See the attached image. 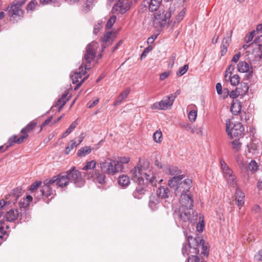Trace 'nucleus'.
<instances>
[{
	"instance_id": "obj_60",
	"label": "nucleus",
	"mask_w": 262,
	"mask_h": 262,
	"mask_svg": "<svg viewBox=\"0 0 262 262\" xmlns=\"http://www.w3.org/2000/svg\"><path fill=\"white\" fill-rule=\"evenodd\" d=\"M181 91L180 90H178L176 91L175 93L173 94H171L169 95V96L171 97L172 99H173V101H174L177 97L180 94Z\"/></svg>"
},
{
	"instance_id": "obj_13",
	"label": "nucleus",
	"mask_w": 262,
	"mask_h": 262,
	"mask_svg": "<svg viewBox=\"0 0 262 262\" xmlns=\"http://www.w3.org/2000/svg\"><path fill=\"white\" fill-rule=\"evenodd\" d=\"M67 176L70 178V181L75 184L76 187H80L84 185V182L81 178V172L72 167L66 172Z\"/></svg>"
},
{
	"instance_id": "obj_64",
	"label": "nucleus",
	"mask_w": 262,
	"mask_h": 262,
	"mask_svg": "<svg viewBox=\"0 0 262 262\" xmlns=\"http://www.w3.org/2000/svg\"><path fill=\"white\" fill-rule=\"evenodd\" d=\"M252 211L255 213L260 212L261 211V209L260 207L257 205H255L252 207Z\"/></svg>"
},
{
	"instance_id": "obj_47",
	"label": "nucleus",
	"mask_w": 262,
	"mask_h": 262,
	"mask_svg": "<svg viewBox=\"0 0 262 262\" xmlns=\"http://www.w3.org/2000/svg\"><path fill=\"white\" fill-rule=\"evenodd\" d=\"M188 66L187 64L184 65L183 67L180 68L177 73L178 76H181L186 73L188 70Z\"/></svg>"
},
{
	"instance_id": "obj_32",
	"label": "nucleus",
	"mask_w": 262,
	"mask_h": 262,
	"mask_svg": "<svg viewBox=\"0 0 262 262\" xmlns=\"http://www.w3.org/2000/svg\"><path fill=\"white\" fill-rule=\"evenodd\" d=\"M39 6V4L37 1L32 0L28 4L26 10L27 12H32L35 10V9Z\"/></svg>"
},
{
	"instance_id": "obj_1",
	"label": "nucleus",
	"mask_w": 262,
	"mask_h": 262,
	"mask_svg": "<svg viewBox=\"0 0 262 262\" xmlns=\"http://www.w3.org/2000/svg\"><path fill=\"white\" fill-rule=\"evenodd\" d=\"M130 173L133 180L140 186L137 188L133 193L134 197L136 199H140L144 194L145 190L141 186L144 183L145 181L146 183L150 184L152 186H155L157 185V180L153 173L151 172L148 161H140L138 165L131 170Z\"/></svg>"
},
{
	"instance_id": "obj_45",
	"label": "nucleus",
	"mask_w": 262,
	"mask_h": 262,
	"mask_svg": "<svg viewBox=\"0 0 262 262\" xmlns=\"http://www.w3.org/2000/svg\"><path fill=\"white\" fill-rule=\"evenodd\" d=\"M153 139L156 143H160L162 140V133L159 129L156 131L153 135Z\"/></svg>"
},
{
	"instance_id": "obj_38",
	"label": "nucleus",
	"mask_w": 262,
	"mask_h": 262,
	"mask_svg": "<svg viewBox=\"0 0 262 262\" xmlns=\"http://www.w3.org/2000/svg\"><path fill=\"white\" fill-rule=\"evenodd\" d=\"M78 123L76 121H74L70 125L69 127L66 130V131L63 134L62 138H64L69 135L77 126Z\"/></svg>"
},
{
	"instance_id": "obj_7",
	"label": "nucleus",
	"mask_w": 262,
	"mask_h": 262,
	"mask_svg": "<svg viewBox=\"0 0 262 262\" xmlns=\"http://www.w3.org/2000/svg\"><path fill=\"white\" fill-rule=\"evenodd\" d=\"M220 164L222 173L226 179L227 183L232 187H236L237 185V179L232 170L224 160H221Z\"/></svg>"
},
{
	"instance_id": "obj_51",
	"label": "nucleus",
	"mask_w": 262,
	"mask_h": 262,
	"mask_svg": "<svg viewBox=\"0 0 262 262\" xmlns=\"http://www.w3.org/2000/svg\"><path fill=\"white\" fill-rule=\"evenodd\" d=\"M239 89H237V88L234 90H232L229 93V97L231 98L234 99L241 96L240 92H239Z\"/></svg>"
},
{
	"instance_id": "obj_29",
	"label": "nucleus",
	"mask_w": 262,
	"mask_h": 262,
	"mask_svg": "<svg viewBox=\"0 0 262 262\" xmlns=\"http://www.w3.org/2000/svg\"><path fill=\"white\" fill-rule=\"evenodd\" d=\"M92 150V148L89 146H86L81 148L78 150L77 156L83 157L89 154Z\"/></svg>"
},
{
	"instance_id": "obj_54",
	"label": "nucleus",
	"mask_w": 262,
	"mask_h": 262,
	"mask_svg": "<svg viewBox=\"0 0 262 262\" xmlns=\"http://www.w3.org/2000/svg\"><path fill=\"white\" fill-rule=\"evenodd\" d=\"M119 163L121 164L122 169L123 168V164L128 163L129 161V158L127 157H120L119 160L118 161Z\"/></svg>"
},
{
	"instance_id": "obj_11",
	"label": "nucleus",
	"mask_w": 262,
	"mask_h": 262,
	"mask_svg": "<svg viewBox=\"0 0 262 262\" xmlns=\"http://www.w3.org/2000/svg\"><path fill=\"white\" fill-rule=\"evenodd\" d=\"M132 5L130 0H118L113 7L112 12L116 14H123L129 10Z\"/></svg>"
},
{
	"instance_id": "obj_35",
	"label": "nucleus",
	"mask_w": 262,
	"mask_h": 262,
	"mask_svg": "<svg viewBox=\"0 0 262 262\" xmlns=\"http://www.w3.org/2000/svg\"><path fill=\"white\" fill-rule=\"evenodd\" d=\"M230 80V83L232 85L235 86L237 85L239 82V77L238 75H234L231 76V75L228 76L227 80Z\"/></svg>"
},
{
	"instance_id": "obj_36",
	"label": "nucleus",
	"mask_w": 262,
	"mask_h": 262,
	"mask_svg": "<svg viewBox=\"0 0 262 262\" xmlns=\"http://www.w3.org/2000/svg\"><path fill=\"white\" fill-rule=\"evenodd\" d=\"M197 109L192 108L188 114V118L191 122H194L197 117Z\"/></svg>"
},
{
	"instance_id": "obj_6",
	"label": "nucleus",
	"mask_w": 262,
	"mask_h": 262,
	"mask_svg": "<svg viewBox=\"0 0 262 262\" xmlns=\"http://www.w3.org/2000/svg\"><path fill=\"white\" fill-rule=\"evenodd\" d=\"M23 212V210L19 213L17 209H12L6 212L5 215L6 220L8 222H12L19 218L20 221L27 222L30 219V215L29 212H27L25 209Z\"/></svg>"
},
{
	"instance_id": "obj_58",
	"label": "nucleus",
	"mask_w": 262,
	"mask_h": 262,
	"mask_svg": "<svg viewBox=\"0 0 262 262\" xmlns=\"http://www.w3.org/2000/svg\"><path fill=\"white\" fill-rule=\"evenodd\" d=\"M170 75V72H165L161 73L160 75V80L162 81L167 78Z\"/></svg>"
},
{
	"instance_id": "obj_16",
	"label": "nucleus",
	"mask_w": 262,
	"mask_h": 262,
	"mask_svg": "<svg viewBox=\"0 0 262 262\" xmlns=\"http://www.w3.org/2000/svg\"><path fill=\"white\" fill-rule=\"evenodd\" d=\"M49 181H46L44 182V185L42 186L39 192H37L35 194V197L39 199L41 196L48 197L52 193V188L51 186H54L53 183H49Z\"/></svg>"
},
{
	"instance_id": "obj_33",
	"label": "nucleus",
	"mask_w": 262,
	"mask_h": 262,
	"mask_svg": "<svg viewBox=\"0 0 262 262\" xmlns=\"http://www.w3.org/2000/svg\"><path fill=\"white\" fill-rule=\"evenodd\" d=\"M239 89L241 96L245 95L248 91L249 86L248 83L246 82H241L239 87L237 88Z\"/></svg>"
},
{
	"instance_id": "obj_22",
	"label": "nucleus",
	"mask_w": 262,
	"mask_h": 262,
	"mask_svg": "<svg viewBox=\"0 0 262 262\" xmlns=\"http://www.w3.org/2000/svg\"><path fill=\"white\" fill-rule=\"evenodd\" d=\"M130 91V88H126L123 92H122L117 97L116 100L114 102V105L117 106L120 104L124 99H125L128 95Z\"/></svg>"
},
{
	"instance_id": "obj_21",
	"label": "nucleus",
	"mask_w": 262,
	"mask_h": 262,
	"mask_svg": "<svg viewBox=\"0 0 262 262\" xmlns=\"http://www.w3.org/2000/svg\"><path fill=\"white\" fill-rule=\"evenodd\" d=\"M158 198H168L170 195L169 189L167 187L161 186L157 191Z\"/></svg>"
},
{
	"instance_id": "obj_12",
	"label": "nucleus",
	"mask_w": 262,
	"mask_h": 262,
	"mask_svg": "<svg viewBox=\"0 0 262 262\" xmlns=\"http://www.w3.org/2000/svg\"><path fill=\"white\" fill-rule=\"evenodd\" d=\"M183 222H193L197 220L196 213H194L193 209L180 208L179 212L176 213Z\"/></svg>"
},
{
	"instance_id": "obj_4",
	"label": "nucleus",
	"mask_w": 262,
	"mask_h": 262,
	"mask_svg": "<svg viewBox=\"0 0 262 262\" xmlns=\"http://www.w3.org/2000/svg\"><path fill=\"white\" fill-rule=\"evenodd\" d=\"M184 178L183 174L174 176L168 181V185L171 188H175L174 193L177 196L188 194L189 189L192 186V181L186 179L182 181Z\"/></svg>"
},
{
	"instance_id": "obj_61",
	"label": "nucleus",
	"mask_w": 262,
	"mask_h": 262,
	"mask_svg": "<svg viewBox=\"0 0 262 262\" xmlns=\"http://www.w3.org/2000/svg\"><path fill=\"white\" fill-rule=\"evenodd\" d=\"M88 78V76H84L83 78H82V80L80 81L79 82H76V85L74 88L75 90H77L80 85L82 84V83Z\"/></svg>"
},
{
	"instance_id": "obj_37",
	"label": "nucleus",
	"mask_w": 262,
	"mask_h": 262,
	"mask_svg": "<svg viewBox=\"0 0 262 262\" xmlns=\"http://www.w3.org/2000/svg\"><path fill=\"white\" fill-rule=\"evenodd\" d=\"M96 166V162L95 160H91L85 163L82 169L84 170L94 169Z\"/></svg>"
},
{
	"instance_id": "obj_28",
	"label": "nucleus",
	"mask_w": 262,
	"mask_h": 262,
	"mask_svg": "<svg viewBox=\"0 0 262 262\" xmlns=\"http://www.w3.org/2000/svg\"><path fill=\"white\" fill-rule=\"evenodd\" d=\"M95 3L96 0H86L83 5L82 11L85 13H88L92 9Z\"/></svg>"
},
{
	"instance_id": "obj_44",
	"label": "nucleus",
	"mask_w": 262,
	"mask_h": 262,
	"mask_svg": "<svg viewBox=\"0 0 262 262\" xmlns=\"http://www.w3.org/2000/svg\"><path fill=\"white\" fill-rule=\"evenodd\" d=\"M41 181H36L31 185L29 188V190L31 193H34V195L38 191H36L37 189L41 185Z\"/></svg>"
},
{
	"instance_id": "obj_14",
	"label": "nucleus",
	"mask_w": 262,
	"mask_h": 262,
	"mask_svg": "<svg viewBox=\"0 0 262 262\" xmlns=\"http://www.w3.org/2000/svg\"><path fill=\"white\" fill-rule=\"evenodd\" d=\"M173 102V99L169 95L166 96L161 101L152 104L151 108L158 110H167L171 108Z\"/></svg>"
},
{
	"instance_id": "obj_19",
	"label": "nucleus",
	"mask_w": 262,
	"mask_h": 262,
	"mask_svg": "<svg viewBox=\"0 0 262 262\" xmlns=\"http://www.w3.org/2000/svg\"><path fill=\"white\" fill-rule=\"evenodd\" d=\"M28 137V134H24L21 135L19 138L16 135H13L9 138L8 140V145L5 147V149L7 150L10 146H12L14 143H21L24 142V140Z\"/></svg>"
},
{
	"instance_id": "obj_48",
	"label": "nucleus",
	"mask_w": 262,
	"mask_h": 262,
	"mask_svg": "<svg viewBox=\"0 0 262 262\" xmlns=\"http://www.w3.org/2000/svg\"><path fill=\"white\" fill-rule=\"evenodd\" d=\"M116 16L115 15H113L111 16L106 23V28L107 29H110L112 28L114 23L116 22Z\"/></svg>"
},
{
	"instance_id": "obj_56",
	"label": "nucleus",
	"mask_w": 262,
	"mask_h": 262,
	"mask_svg": "<svg viewBox=\"0 0 262 262\" xmlns=\"http://www.w3.org/2000/svg\"><path fill=\"white\" fill-rule=\"evenodd\" d=\"M102 26L101 24L99 23H97V24L95 25L94 27L93 33L95 34H97L99 32V31L102 29Z\"/></svg>"
},
{
	"instance_id": "obj_34",
	"label": "nucleus",
	"mask_w": 262,
	"mask_h": 262,
	"mask_svg": "<svg viewBox=\"0 0 262 262\" xmlns=\"http://www.w3.org/2000/svg\"><path fill=\"white\" fill-rule=\"evenodd\" d=\"M8 236V233L4 229V225L0 224V245L7 239Z\"/></svg>"
},
{
	"instance_id": "obj_53",
	"label": "nucleus",
	"mask_w": 262,
	"mask_h": 262,
	"mask_svg": "<svg viewBox=\"0 0 262 262\" xmlns=\"http://www.w3.org/2000/svg\"><path fill=\"white\" fill-rule=\"evenodd\" d=\"M169 173L173 175H177L180 173L181 170L177 167H172L169 169Z\"/></svg>"
},
{
	"instance_id": "obj_24",
	"label": "nucleus",
	"mask_w": 262,
	"mask_h": 262,
	"mask_svg": "<svg viewBox=\"0 0 262 262\" xmlns=\"http://www.w3.org/2000/svg\"><path fill=\"white\" fill-rule=\"evenodd\" d=\"M32 201V196L30 195H28L26 198H23L20 200L18 206L20 208L25 209L29 205Z\"/></svg>"
},
{
	"instance_id": "obj_63",
	"label": "nucleus",
	"mask_w": 262,
	"mask_h": 262,
	"mask_svg": "<svg viewBox=\"0 0 262 262\" xmlns=\"http://www.w3.org/2000/svg\"><path fill=\"white\" fill-rule=\"evenodd\" d=\"M255 43H258L259 46H262V35L258 36L254 40Z\"/></svg>"
},
{
	"instance_id": "obj_23",
	"label": "nucleus",
	"mask_w": 262,
	"mask_h": 262,
	"mask_svg": "<svg viewBox=\"0 0 262 262\" xmlns=\"http://www.w3.org/2000/svg\"><path fill=\"white\" fill-rule=\"evenodd\" d=\"M241 109L242 105L241 102L237 100L233 101L230 108L232 113L236 115L241 112Z\"/></svg>"
},
{
	"instance_id": "obj_17",
	"label": "nucleus",
	"mask_w": 262,
	"mask_h": 262,
	"mask_svg": "<svg viewBox=\"0 0 262 262\" xmlns=\"http://www.w3.org/2000/svg\"><path fill=\"white\" fill-rule=\"evenodd\" d=\"M180 202L181 204L180 208L185 209H192L193 200L189 194H183V195H180Z\"/></svg>"
},
{
	"instance_id": "obj_15",
	"label": "nucleus",
	"mask_w": 262,
	"mask_h": 262,
	"mask_svg": "<svg viewBox=\"0 0 262 262\" xmlns=\"http://www.w3.org/2000/svg\"><path fill=\"white\" fill-rule=\"evenodd\" d=\"M70 181V178L66 174H59L57 176L53 177L50 180L49 183H53L54 185L60 187L66 186Z\"/></svg>"
},
{
	"instance_id": "obj_10",
	"label": "nucleus",
	"mask_w": 262,
	"mask_h": 262,
	"mask_svg": "<svg viewBox=\"0 0 262 262\" xmlns=\"http://www.w3.org/2000/svg\"><path fill=\"white\" fill-rule=\"evenodd\" d=\"M170 14L167 11H159L154 15L153 25L155 28H161L168 24Z\"/></svg>"
},
{
	"instance_id": "obj_39",
	"label": "nucleus",
	"mask_w": 262,
	"mask_h": 262,
	"mask_svg": "<svg viewBox=\"0 0 262 262\" xmlns=\"http://www.w3.org/2000/svg\"><path fill=\"white\" fill-rule=\"evenodd\" d=\"M67 94H64L62 95V97L58 100L56 105L59 106V111L61 108L63 106V105L66 104V102L68 101V99L67 98Z\"/></svg>"
},
{
	"instance_id": "obj_2",
	"label": "nucleus",
	"mask_w": 262,
	"mask_h": 262,
	"mask_svg": "<svg viewBox=\"0 0 262 262\" xmlns=\"http://www.w3.org/2000/svg\"><path fill=\"white\" fill-rule=\"evenodd\" d=\"M99 170L96 169L92 174H89L88 179H92L95 183L103 185L105 183L106 177L105 173L110 175H114L122 170L121 164L117 160L107 159L99 163Z\"/></svg>"
},
{
	"instance_id": "obj_46",
	"label": "nucleus",
	"mask_w": 262,
	"mask_h": 262,
	"mask_svg": "<svg viewBox=\"0 0 262 262\" xmlns=\"http://www.w3.org/2000/svg\"><path fill=\"white\" fill-rule=\"evenodd\" d=\"M181 126L188 132H191L192 133H194L195 132L194 128H193L189 123L182 122L181 123Z\"/></svg>"
},
{
	"instance_id": "obj_25",
	"label": "nucleus",
	"mask_w": 262,
	"mask_h": 262,
	"mask_svg": "<svg viewBox=\"0 0 262 262\" xmlns=\"http://www.w3.org/2000/svg\"><path fill=\"white\" fill-rule=\"evenodd\" d=\"M118 182L120 186L125 188L130 184V179L127 176L123 174L119 176Z\"/></svg>"
},
{
	"instance_id": "obj_30",
	"label": "nucleus",
	"mask_w": 262,
	"mask_h": 262,
	"mask_svg": "<svg viewBox=\"0 0 262 262\" xmlns=\"http://www.w3.org/2000/svg\"><path fill=\"white\" fill-rule=\"evenodd\" d=\"M249 70V64L247 62L241 61L237 64V70L239 72H247Z\"/></svg>"
},
{
	"instance_id": "obj_8",
	"label": "nucleus",
	"mask_w": 262,
	"mask_h": 262,
	"mask_svg": "<svg viewBox=\"0 0 262 262\" xmlns=\"http://www.w3.org/2000/svg\"><path fill=\"white\" fill-rule=\"evenodd\" d=\"M230 121L227 120L226 123V132L231 139L233 138H240L244 136V127L241 123H234L233 127L230 128Z\"/></svg>"
},
{
	"instance_id": "obj_49",
	"label": "nucleus",
	"mask_w": 262,
	"mask_h": 262,
	"mask_svg": "<svg viewBox=\"0 0 262 262\" xmlns=\"http://www.w3.org/2000/svg\"><path fill=\"white\" fill-rule=\"evenodd\" d=\"M248 168L251 171L254 172L256 171L257 169V163L255 161L252 160L248 164Z\"/></svg>"
},
{
	"instance_id": "obj_42",
	"label": "nucleus",
	"mask_w": 262,
	"mask_h": 262,
	"mask_svg": "<svg viewBox=\"0 0 262 262\" xmlns=\"http://www.w3.org/2000/svg\"><path fill=\"white\" fill-rule=\"evenodd\" d=\"M22 194V189L20 188H15L13 189L12 191V196L14 198V200L13 201V202L14 203V201H16L18 198Z\"/></svg>"
},
{
	"instance_id": "obj_27",
	"label": "nucleus",
	"mask_w": 262,
	"mask_h": 262,
	"mask_svg": "<svg viewBox=\"0 0 262 262\" xmlns=\"http://www.w3.org/2000/svg\"><path fill=\"white\" fill-rule=\"evenodd\" d=\"M159 204V201L157 196L151 195L150 197L148 205L152 210H156L158 208Z\"/></svg>"
},
{
	"instance_id": "obj_26",
	"label": "nucleus",
	"mask_w": 262,
	"mask_h": 262,
	"mask_svg": "<svg viewBox=\"0 0 262 262\" xmlns=\"http://www.w3.org/2000/svg\"><path fill=\"white\" fill-rule=\"evenodd\" d=\"M162 0H150L148 3V9L151 12L156 11L160 7Z\"/></svg>"
},
{
	"instance_id": "obj_40",
	"label": "nucleus",
	"mask_w": 262,
	"mask_h": 262,
	"mask_svg": "<svg viewBox=\"0 0 262 262\" xmlns=\"http://www.w3.org/2000/svg\"><path fill=\"white\" fill-rule=\"evenodd\" d=\"M78 145L75 140H72L70 143L68 144L66 147L64 153L65 154H68L69 152L74 148L76 147Z\"/></svg>"
},
{
	"instance_id": "obj_3",
	"label": "nucleus",
	"mask_w": 262,
	"mask_h": 262,
	"mask_svg": "<svg viewBox=\"0 0 262 262\" xmlns=\"http://www.w3.org/2000/svg\"><path fill=\"white\" fill-rule=\"evenodd\" d=\"M98 47V44L95 41H93L87 46L82 63L79 67V71L75 72L71 76L73 83L79 82L82 79V76L85 74L86 71L90 69V66L88 64L91 63L94 60Z\"/></svg>"
},
{
	"instance_id": "obj_57",
	"label": "nucleus",
	"mask_w": 262,
	"mask_h": 262,
	"mask_svg": "<svg viewBox=\"0 0 262 262\" xmlns=\"http://www.w3.org/2000/svg\"><path fill=\"white\" fill-rule=\"evenodd\" d=\"M229 91L228 89L224 88L221 92V97L223 98H227L229 95Z\"/></svg>"
},
{
	"instance_id": "obj_41",
	"label": "nucleus",
	"mask_w": 262,
	"mask_h": 262,
	"mask_svg": "<svg viewBox=\"0 0 262 262\" xmlns=\"http://www.w3.org/2000/svg\"><path fill=\"white\" fill-rule=\"evenodd\" d=\"M112 36L111 32H107L104 34V36L102 39V48H105L106 43L108 42L111 39Z\"/></svg>"
},
{
	"instance_id": "obj_62",
	"label": "nucleus",
	"mask_w": 262,
	"mask_h": 262,
	"mask_svg": "<svg viewBox=\"0 0 262 262\" xmlns=\"http://www.w3.org/2000/svg\"><path fill=\"white\" fill-rule=\"evenodd\" d=\"M99 102V99L97 98L95 100H94L93 102H89L88 104H87V107L88 108H92L93 107H94L95 105H96V104H98Z\"/></svg>"
},
{
	"instance_id": "obj_5",
	"label": "nucleus",
	"mask_w": 262,
	"mask_h": 262,
	"mask_svg": "<svg viewBox=\"0 0 262 262\" xmlns=\"http://www.w3.org/2000/svg\"><path fill=\"white\" fill-rule=\"evenodd\" d=\"M205 242L204 239L198 237L193 238L192 236L188 237V244H183L182 252L184 256H187L189 254H198L199 253V249L198 247L201 246L203 248L204 247L203 245Z\"/></svg>"
},
{
	"instance_id": "obj_43",
	"label": "nucleus",
	"mask_w": 262,
	"mask_h": 262,
	"mask_svg": "<svg viewBox=\"0 0 262 262\" xmlns=\"http://www.w3.org/2000/svg\"><path fill=\"white\" fill-rule=\"evenodd\" d=\"M232 148L235 151H238L241 148V143L239 141V138L235 139L231 142Z\"/></svg>"
},
{
	"instance_id": "obj_9",
	"label": "nucleus",
	"mask_w": 262,
	"mask_h": 262,
	"mask_svg": "<svg viewBox=\"0 0 262 262\" xmlns=\"http://www.w3.org/2000/svg\"><path fill=\"white\" fill-rule=\"evenodd\" d=\"M26 0H15L11 4L10 7L8 8V14L11 17L14 18L17 16L22 18L24 15V11L21 8L24 5Z\"/></svg>"
},
{
	"instance_id": "obj_20",
	"label": "nucleus",
	"mask_w": 262,
	"mask_h": 262,
	"mask_svg": "<svg viewBox=\"0 0 262 262\" xmlns=\"http://www.w3.org/2000/svg\"><path fill=\"white\" fill-rule=\"evenodd\" d=\"M235 203L239 209L244 205L245 203V193L239 188L236 189L235 193Z\"/></svg>"
},
{
	"instance_id": "obj_55",
	"label": "nucleus",
	"mask_w": 262,
	"mask_h": 262,
	"mask_svg": "<svg viewBox=\"0 0 262 262\" xmlns=\"http://www.w3.org/2000/svg\"><path fill=\"white\" fill-rule=\"evenodd\" d=\"M234 66L232 64H230L226 71L225 78L226 80H227L228 74H229L230 75H231L232 72L234 71Z\"/></svg>"
},
{
	"instance_id": "obj_18",
	"label": "nucleus",
	"mask_w": 262,
	"mask_h": 262,
	"mask_svg": "<svg viewBox=\"0 0 262 262\" xmlns=\"http://www.w3.org/2000/svg\"><path fill=\"white\" fill-rule=\"evenodd\" d=\"M232 32L231 30H229L226 32V37H224L221 46V55L224 56L227 51V49L229 46L231 42V38L232 37Z\"/></svg>"
},
{
	"instance_id": "obj_52",
	"label": "nucleus",
	"mask_w": 262,
	"mask_h": 262,
	"mask_svg": "<svg viewBox=\"0 0 262 262\" xmlns=\"http://www.w3.org/2000/svg\"><path fill=\"white\" fill-rule=\"evenodd\" d=\"M151 50L152 47H148L146 48L141 55V59H143V58H145L147 54L151 51Z\"/></svg>"
},
{
	"instance_id": "obj_50",
	"label": "nucleus",
	"mask_w": 262,
	"mask_h": 262,
	"mask_svg": "<svg viewBox=\"0 0 262 262\" xmlns=\"http://www.w3.org/2000/svg\"><path fill=\"white\" fill-rule=\"evenodd\" d=\"M255 33V31L253 30L246 35V36L245 37V41L246 42V43H248L252 40L254 36Z\"/></svg>"
},
{
	"instance_id": "obj_31",
	"label": "nucleus",
	"mask_w": 262,
	"mask_h": 262,
	"mask_svg": "<svg viewBox=\"0 0 262 262\" xmlns=\"http://www.w3.org/2000/svg\"><path fill=\"white\" fill-rule=\"evenodd\" d=\"M36 122L34 121L30 122L26 127L21 130V133H22L23 135L28 134L27 133L33 130L36 126Z\"/></svg>"
},
{
	"instance_id": "obj_59",
	"label": "nucleus",
	"mask_w": 262,
	"mask_h": 262,
	"mask_svg": "<svg viewBox=\"0 0 262 262\" xmlns=\"http://www.w3.org/2000/svg\"><path fill=\"white\" fill-rule=\"evenodd\" d=\"M185 14V11L183 10L176 17V20L178 23L180 22L184 17Z\"/></svg>"
}]
</instances>
